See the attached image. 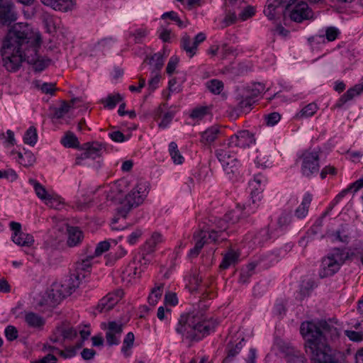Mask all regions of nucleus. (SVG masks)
Returning a JSON list of instances; mask_svg holds the SVG:
<instances>
[{
	"label": "nucleus",
	"instance_id": "1",
	"mask_svg": "<svg viewBox=\"0 0 363 363\" xmlns=\"http://www.w3.org/2000/svg\"><path fill=\"white\" fill-rule=\"evenodd\" d=\"M300 332L306 340V352L313 363H346L345 353L333 349L326 342L328 336L332 337L338 334L337 328L326 320L303 322Z\"/></svg>",
	"mask_w": 363,
	"mask_h": 363
},
{
	"label": "nucleus",
	"instance_id": "2",
	"mask_svg": "<svg viewBox=\"0 0 363 363\" xmlns=\"http://www.w3.org/2000/svg\"><path fill=\"white\" fill-rule=\"evenodd\" d=\"M32 36V27L26 23H16L9 28L0 50L3 66L7 71L16 72L26 61L24 51Z\"/></svg>",
	"mask_w": 363,
	"mask_h": 363
},
{
	"label": "nucleus",
	"instance_id": "3",
	"mask_svg": "<svg viewBox=\"0 0 363 363\" xmlns=\"http://www.w3.org/2000/svg\"><path fill=\"white\" fill-rule=\"evenodd\" d=\"M216 325L215 321L206 320L199 312L188 313L180 316L176 331L189 341H199Z\"/></svg>",
	"mask_w": 363,
	"mask_h": 363
},
{
	"label": "nucleus",
	"instance_id": "4",
	"mask_svg": "<svg viewBox=\"0 0 363 363\" xmlns=\"http://www.w3.org/2000/svg\"><path fill=\"white\" fill-rule=\"evenodd\" d=\"M32 40H28L27 48L24 51L26 61L30 65L35 72H42L50 63L49 58H43L38 54V50L41 47L42 38L39 33H35L32 29Z\"/></svg>",
	"mask_w": 363,
	"mask_h": 363
},
{
	"label": "nucleus",
	"instance_id": "5",
	"mask_svg": "<svg viewBox=\"0 0 363 363\" xmlns=\"http://www.w3.org/2000/svg\"><path fill=\"white\" fill-rule=\"evenodd\" d=\"M353 253L345 252L344 249L335 247L332 252L322 259L321 269L319 273L320 278L333 276L339 269L340 266L350 258Z\"/></svg>",
	"mask_w": 363,
	"mask_h": 363
},
{
	"label": "nucleus",
	"instance_id": "6",
	"mask_svg": "<svg viewBox=\"0 0 363 363\" xmlns=\"http://www.w3.org/2000/svg\"><path fill=\"white\" fill-rule=\"evenodd\" d=\"M255 142L254 135L250 133L249 130H243L232 135L227 143L222 145V147L229 149V152H235L241 148L249 147Z\"/></svg>",
	"mask_w": 363,
	"mask_h": 363
},
{
	"label": "nucleus",
	"instance_id": "7",
	"mask_svg": "<svg viewBox=\"0 0 363 363\" xmlns=\"http://www.w3.org/2000/svg\"><path fill=\"white\" fill-rule=\"evenodd\" d=\"M140 193V190L133 189L125 196L124 201L121 202L122 206L117 208L118 216L125 218L133 207H137L143 203V199Z\"/></svg>",
	"mask_w": 363,
	"mask_h": 363
},
{
	"label": "nucleus",
	"instance_id": "8",
	"mask_svg": "<svg viewBox=\"0 0 363 363\" xmlns=\"http://www.w3.org/2000/svg\"><path fill=\"white\" fill-rule=\"evenodd\" d=\"M301 172L306 177H310L318 172L319 156L316 152H306L302 155Z\"/></svg>",
	"mask_w": 363,
	"mask_h": 363
},
{
	"label": "nucleus",
	"instance_id": "9",
	"mask_svg": "<svg viewBox=\"0 0 363 363\" xmlns=\"http://www.w3.org/2000/svg\"><path fill=\"white\" fill-rule=\"evenodd\" d=\"M17 20V13L11 0H0V26H9Z\"/></svg>",
	"mask_w": 363,
	"mask_h": 363
},
{
	"label": "nucleus",
	"instance_id": "10",
	"mask_svg": "<svg viewBox=\"0 0 363 363\" xmlns=\"http://www.w3.org/2000/svg\"><path fill=\"white\" fill-rule=\"evenodd\" d=\"M289 17L294 22L301 23L305 20L312 19L313 18V12L309 8L307 3L301 1L295 4L290 11Z\"/></svg>",
	"mask_w": 363,
	"mask_h": 363
},
{
	"label": "nucleus",
	"instance_id": "11",
	"mask_svg": "<svg viewBox=\"0 0 363 363\" xmlns=\"http://www.w3.org/2000/svg\"><path fill=\"white\" fill-rule=\"evenodd\" d=\"M227 148L223 147L221 149L217 150L216 151V155L220 162L223 169L228 174L235 173V171L237 170V159L231 157L227 150Z\"/></svg>",
	"mask_w": 363,
	"mask_h": 363
},
{
	"label": "nucleus",
	"instance_id": "12",
	"mask_svg": "<svg viewBox=\"0 0 363 363\" xmlns=\"http://www.w3.org/2000/svg\"><path fill=\"white\" fill-rule=\"evenodd\" d=\"M205 40L206 35L203 33H198L193 39L191 48L190 49L187 48V44L189 43V35L185 33L180 39V47L189 57H192L196 55L199 45Z\"/></svg>",
	"mask_w": 363,
	"mask_h": 363
},
{
	"label": "nucleus",
	"instance_id": "13",
	"mask_svg": "<svg viewBox=\"0 0 363 363\" xmlns=\"http://www.w3.org/2000/svg\"><path fill=\"white\" fill-rule=\"evenodd\" d=\"M18 2L25 5L30 6L33 4L34 0H16ZM41 2L47 6H50L55 10L67 11L71 9L74 5L73 0H40Z\"/></svg>",
	"mask_w": 363,
	"mask_h": 363
},
{
	"label": "nucleus",
	"instance_id": "14",
	"mask_svg": "<svg viewBox=\"0 0 363 363\" xmlns=\"http://www.w3.org/2000/svg\"><path fill=\"white\" fill-rule=\"evenodd\" d=\"M72 294L69 286L65 284H54L48 293V297L53 304L59 303L63 298Z\"/></svg>",
	"mask_w": 363,
	"mask_h": 363
},
{
	"label": "nucleus",
	"instance_id": "15",
	"mask_svg": "<svg viewBox=\"0 0 363 363\" xmlns=\"http://www.w3.org/2000/svg\"><path fill=\"white\" fill-rule=\"evenodd\" d=\"M286 0H268L267 7L264 10V15L269 20L275 19L277 15L279 13L278 9L283 8V11L284 10V5L286 4Z\"/></svg>",
	"mask_w": 363,
	"mask_h": 363
},
{
	"label": "nucleus",
	"instance_id": "16",
	"mask_svg": "<svg viewBox=\"0 0 363 363\" xmlns=\"http://www.w3.org/2000/svg\"><path fill=\"white\" fill-rule=\"evenodd\" d=\"M29 183L33 186L35 194L39 199L45 200V203L50 206H54L55 198L48 194L45 188L35 179H30Z\"/></svg>",
	"mask_w": 363,
	"mask_h": 363
},
{
	"label": "nucleus",
	"instance_id": "17",
	"mask_svg": "<svg viewBox=\"0 0 363 363\" xmlns=\"http://www.w3.org/2000/svg\"><path fill=\"white\" fill-rule=\"evenodd\" d=\"M82 150H86L90 158L95 159L102 155V150L105 148V145L98 142L86 143L81 147Z\"/></svg>",
	"mask_w": 363,
	"mask_h": 363
},
{
	"label": "nucleus",
	"instance_id": "18",
	"mask_svg": "<svg viewBox=\"0 0 363 363\" xmlns=\"http://www.w3.org/2000/svg\"><path fill=\"white\" fill-rule=\"evenodd\" d=\"M68 239L67 243L69 247H74L79 245L84 238L83 232L79 227H67Z\"/></svg>",
	"mask_w": 363,
	"mask_h": 363
},
{
	"label": "nucleus",
	"instance_id": "19",
	"mask_svg": "<svg viewBox=\"0 0 363 363\" xmlns=\"http://www.w3.org/2000/svg\"><path fill=\"white\" fill-rule=\"evenodd\" d=\"M282 351L286 353V362L288 363H305L306 359L300 352L295 350L294 348L286 346L282 348Z\"/></svg>",
	"mask_w": 363,
	"mask_h": 363
},
{
	"label": "nucleus",
	"instance_id": "20",
	"mask_svg": "<svg viewBox=\"0 0 363 363\" xmlns=\"http://www.w3.org/2000/svg\"><path fill=\"white\" fill-rule=\"evenodd\" d=\"M245 340L244 338L237 343L235 346L232 342L228 343L226 346L227 355L223 360V363H231L235 357L240 353L242 348V342Z\"/></svg>",
	"mask_w": 363,
	"mask_h": 363
},
{
	"label": "nucleus",
	"instance_id": "21",
	"mask_svg": "<svg viewBox=\"0 0 363 363\" xmlns=\"http://www.w3.org/2000/svg\"><path fill=\"white\" fill-rule=\"evenodd\" d=\"M239 258V254L233 250H229L224 255L223 260L219 266L220 269H226L230 266L235 264Z\"/></svg>",
	"mask_w": 363,
	"mask_h": 363
},
{
	"label": "nucleus",
	"instance_id": "22",
	"mask_svg": "<svg viewBox=\"0 0 363 363\" xmlns=\"http://www.w3.org/2000/svg\"><path fill=\"white\" fill-rule=\"evenodd\" d=\"M219 133V128L211 126L201 133V142L205 145L211 144L216 139Z\"/></svg>",
	"mask_w": 363,
	"mask_h": 363
},
{
	"label": "nucleus",
	"instance_id": "23",
	"mask_svg": "<svg viewBox=\"0 0 363 363\" xmlns=\"http://www.w3.org/2000/svg\"><path fill=\"white\" fill-rule=\"evenodd\" d=\"M25 321L31 328H41L45 324L43 318L33 312H29L26 314Z\"/></svg>",
	"mask_w": 363,
	"mask_h": 363
},
{
	"label": "nucleus",
	"instance_id": "24",
	"mask_svg": "<svg viewBox=\"0 0 363 363\" xmlns=\"http://www.w3.org/2000/svg\"><path fill=\"white\" fill-rule=\"evenodd\" d=\"M311 201V195L307 193L304 196L301 205L295 211V215L296 216L297 218H301L307 215Z\"/></svg>",
	"mask_w": 363,
	"mask_h": 363
},
{
	"label": "nucleus",
	"instance_id": "25",
	"mask_svg": "<svg viewBox=\"0 0 363 363\" xmlns=\"http://www.w3.org/2000/svg\"><path fill=\"white\" fill-rule=\"evenodd\" d=\"M12 240L17 245L21 246L30 247L34 242L33 237L23 232L12 235Z\"/></svg>",
	"mask_w": 363,
	"mask_h": 363
},
{
	"label": "nucleus",
	"instance_id": "26",
	"mask_svg": "<svg viewBox=\"0 0 363 363\" xmlns=\"http://www.w3.org/2000/svg\"><path fill=\"white\" fill-rule=\"evenodd\" d=\"M61 143L67 147L80 148L78 138L71 131H67L65 133V135L61 140Z\"/></svg>",
	"mask_w": 363,
	"mask_h": 363
},
{
	"label": "nucleus",
	"instance_id": "27",
	"mask_svg": "<svg viewBox=\"0 0 363 363\" xmlns=\"http://www.w3.org/2000/svg\"><path fill=\"white\" fill-rule=\"evenodd\" d=\"M362 89L363 87L361 85H356L353 88L350 89L341 96L337 106H340L347 101L352 99L354 96L359 94Z\"/></svg>",
	"mask_w": 363,
	"mask_h": 363
},
{
	"label": "nucleus",
	"instance_id": "28",
	"mask_svg": "<svg viewBox=\"0 0 363 363\" xmlns=\"http://www.w3.org/2000/svg\"><path fill=\"white\" fill-rule=\"evenodd\" d=\"M123 100V96L120 94H108L106 99H101V103L105 108L113 109L116 104Z\"/></svg>",
	"mask_w": 363,
	"mask_h": 363
},
{
	"label": "nucleus",
	"instance_id": "29",
	"mask_svg": "<svg viewBox=\"0 0 363 363\" xmlns=\"http://www.w3.org/2000/svg\"><path fill=\"white\" fill-rule=\"evenodd\" d=\"M38 140V134L36 128L34 126H30L26 132L23 136V141L25 143L31 146H34Z\"/></svg>",
	"mask_w": 363,
	"mask_h": 363
},
{
	"label": "nucleus",
	"instance_id": "30",
	"mask_svg": "<svg viewBox=\"0 0 363 363\" xmlns=\"http://www.w3.org/2000/svg\"><path fill=\"white\" fill-rule=\"evenodd\" d=\"M169 152L174 163L182 164L183 162L184 157L181 155L176 143L171 142L169 143Z\"/></svg>",
	"mask_w": 363,
	"mask_h": 363
},
{
	"label": "nucleus",
	"instance_id": "31",
	"mask_svg": "<svg viewBox=\"0 0 363 363\" xmlns=\"http://www.w3.org/2000/svg\"><path fill=\"white\" fill-rule=\"evenodd\" d=\"M163 287L164 284H161L160 286H157L152 289L151 294L148 297V302L150 305L155 306L157 304L158 300L162 296V291Z\"/></svg>",
	"mask_w": 363,
	"mask_h": 363
},
{
	"label": "nucleus",
	"instance_id": "32",
	"mask_svg": "<svg viewBox=\"0 0 363 363\" xmlns=\"http://www.w3.org/2000/svg\"><path fill=\"white\" fill-rule=\"evenodd\" d=\"M71 106L67 103L65 101H62V104L59 108H53V118L60 119L62 118L66 113H67L69 111Z\"/></svg>",
	"mask_w": 363,
	"mask_h": 363
},
{
	"label": "nucleus",
	"instance_id": "33",
	"mask_svg": "<svg viewBox=\"0 0 363 363\" xmlns=\"http://www.w3.org/2000/svg\"><path fill=\"white\" fill-rule=\"evenodd\" d=\"M135 340L134 334L132 332L128 333L125 337L123 342V347L121 351L126 355L129 356L127 352L133 346Z\"/></svg>",
	"mask_w": 363,
	"mask_h": 363
},
{
	"label": "nucleus",
	"instance_id": "34",
	"mask_svg": "<svg viewBox=\"0 0 363 363\" xmlns=\"http://www.w3.org/2000/svg\"><path fill=\"white\" fill-rule=\"evenodd\" d=\"M206 85L209 91L215 94H220L223 88V82L218 79H211L206 83Z\"/></svg>",
	"mask_w": 363,
	"mask_h": 363
},
{
	"label": "nucleus",
	"instance_id": "35",
	"mask_svg": "<svg viewBox=\"0 0 363 363\" xmlns=\"http://www.w3.org/2000/svg\"><path fill=\"white\" fill-rule=\"evenodd\" d=\"M315 287V283L312 280H308L303 281L300 287V294L301 298H303L309 296L310 293L313 291Z\"/></svg>",
	"mask_w": 363,
	"mask_h": 363
},
{
	"label": "nucleus",
	"instance_id": "36",
	"mask_svg": "<svg viewBox=\"0 0 363 363\" xmlns=\"http://www.w3.org/2000/svg\"><path fill=\"white\" fill-rule=\"evenodd\" d=\"M318 110V107L315 104L311 103L306 106L299 113L300 117H311Z\"/></svg>",
	"mask_w": 363,
	"mask_h": 363
},
{
	"label": "nucleus",
	"instance_id": "37",
	"mask_svg": "<svg viewBox=\"0 0 363 363\" xmlns=\"http://www.w3.org/2000/svg\"><path fill=\"white\" fill-rule=\"evenodd\" d=\"M79 274L78 273L72 274L65 283L67 286H69V290L72 291V294L79 287Z\"/></svg>",
	"mask_w": 363,
	"mask_h": 363
},
{
	"label": "nucleus",
	"instance_id": "38",
	"mask_svg": "<svg viewBox=\"0 0 363 363\" xmlns=\"http://www.w3.org/2000/svg\"><path fill=\"white\" fill-rule=\"evenodd\" d=\"M123 295V291L121 289H118L114 294H108L104 297L106 298H108L109 307L113 308V306L119 301Z\"/></svg>",
	"mask_w": 363,
	"mask_h": 363
},
{
	"label": "nucleus",
	"instance_id": "39",
	"mask_svg": "<svg viewBox=\"0 0 363 363\" xmlns=\"http://www.w3.org/2000/svg\"><path fill=\"white\" fill-rule=\"evenodd\" d=\"M240 210L239 208L230 211L225 215V220L234 224L240 220Z\"/></svg>",
	"mask_w": 363,
	"mask_h": 363
},
{
	"label": "nucleus",
	"instance_id": "40",
	"mask_svg": "<svg viewBox=\"0 0 363 363\" xmlns=\"http://www.w3.org/2000/svg\"><path fill=\"white\" fill-rule=\"evenodd\" d=\"M208 108L207 106H201L194 108L190 116L194 119L201 120L208 114Z\"/></svg>",
	"mask_w": 363,
	"mask_h": 363
},
{
	"label": "nucleus",
	"instance_id": "41",
	"mask_svg": "<svg viewBox=\"0 0 363 363\" xmlns=\"http://www.w3.org/2000/svg\"><path fill=\"white\" fill-rule=\"evenodd\" d=\"M152 60H155V68L152 72L160 71L164 65V59L163 56L160 53H155L152 57L149 60V64H151Z\"/></svg>",
	"mask_w": 363,
	"mask_h": 363
},
{
	"label": "nucleus",
	"instance_id": "42",
	"mask_svg": "<svg viewBox=\"0 0 363 363\" xmlns=\"http://www.w3.org/2000/svg\"><path fill=\"white\" fill-rule=\"evenodd\" d=\"M110 248V243L108 241H102L98 243L94 252V257H99Z\"/></svg>",
	"mask_w": 363,
	"mask_h": 363
},
{
	"label": "nucleus",
	"instance_id": "43",
	"mask_svg": "<svg viewBox=\"0 0 363 363\" xmlns=\"http://www.w3.org/2000/svg\"><path fill=\"white\" fill-rule=\"evenodd\" d=\"M123 323H118L116 321H110L108 323V331H111V333L121 335L123 332Z\"/></svg>",
	"mask_w": 363,
	"mask_h": 363
},
{
	"label": "nucleus",
	"instance_id": "44",
	"mask_svg": "<svg viewBox=\"0 0 363 363\" xmlns=\"http://www.w3.org/2000/svg\"><path fill=\"white\" fill-rule=\"evenodd\" d=\"M0 179H6L11 182H13L17 179V174L15 171L11 169L1 170Z\"/></svg>",
	"mask_w": 363,
	"mask_h": 363
},
{
	"label": "nucleus",
	"instance_id": "45",
	"mask_svg": "<svg viewBox=\"0 0 363 363\" xmlns=\"http://www.w3.org/2000/svg\"><path fill=\"white\" fill-rule=\"evenodd\" d=\"M281 119V116L277 112L271 113L265 116L266 123L268 125H274Z\"/></svg>",
	"mask_w": 363,
	"mask_h": 363
},
{
	"label": "nucleus",
	"instance_id": "46",
	"mask_svg": "<svg viewBox=\"0 0 363 363\" xmlns=\"http://www.w3.org/2000/svg\"><path fill=\"white\" fill-rule=\"evenodd\" d=\"M5 335L8 340L13 341L18 337V330L13 325H9L5 329Z\"/></svg>",
	"mask_w": 363,
	"mask_h": 363
},
{
	"label": "nucleus",
	"instance_id": "47",
	"mask_svg": "<svg viewBox=\"0 0 363 363\" xmlns=\"http://www.w3.org/2000/svg\"><path fill=\"white\" fill-rule=\"evenodd\" d=\"M179 60V57L175 55L170 57L166 68V71L168 74L170 75L174 72Z\"/></svg>",
	"mask_w": 363,
	"mask_h": 363
},
{
	"label": "nucleus",
	"instance_id": "48",
	"mask_svg": "<svg viewBox=\"0 0 363 363\" xmlns=\"http://www.w3.org/2000/svg\"><path fill=\"white\" fill-rule=\"evenodd\" d=\"M24 161H20L19 162L25 167H29L33 164L35 160L34 155L29 151L24 152Z\"/></svg>",
	"mask_w": 363,
	"mask_h": 363
},
{
	"label": "nucleus",
	"instance_id": "49",
	"mask_svg": "<svg viewBox=\"0 0 363 363\" xmlns=\"http://www.w3.org/2000/svg\"><path fill=\"white\" fill-rule=\"evenodd\" d=\"M345 333L346 336L352 341L359 342L363 340V335L362 333L347 330L345 331Z\"/></svg>",
	"mask_w": 363,
	"mask_h": 363
},
{
	"label": "nucleus",
	"instance_id": "50",
	"mask_svg": "<svg viewBox=\"0 0 363 363\" xmlns=\"http://www.w3.org/2000/svg\"><path fill=\"white\" fill-rule=\"evenodd\" d=\"M55 86V84L45 82L41 85L40 89L43 93H45L46 94L54 95L55 91L57 90Z\"/></svg>",
	"mask_w": 363,
	"mask_h": 363
},
{
	"label": "nucleus",
	"instance_id": "51",
	"mask_svg": "<svg viewBox=\"0 0 363 363\" xmlns=\"http://www.w3.org/2000/svg\"><path fill=\"white\" fill-rule=\"evenodd\" d=\"M253 101L251 97H246L245 99L242 100L238 104V108L242 111H245L250 109L251 106L252 105Z\"/></svg>",
	"mask_w": 363,
	"mask_h": 363
},
{
	"label": "nucleus",
	"instance_id": "52",
	"mask_svg": "<svg viewBox=\"0 0 363 363\" xmlns=\"http://www.w3.org/2000/svg\"><path fill=\"white\" fill-rule=\"evenodd\" d=\"M96 308L97 310H99V312L102 313L104 311H108L111 310L113 307H109L108 298H106L105 297H104L100 300Z\"/></svg>",
	"mask_w": 363,
	"mask_h": 363
},
{
	"label": "nucleus",
	"instance_id": "53",
	"mask_svg": "<svg viewBox=\"0 0 363 363\" xmlns=\"http://www.w3.org/2000/svg\"><path fill=\"white\" fill-rule=\"evenodd\" d=\"M106 339L109 346L117 345L119 344V339L116 337V334L107 331L106 333Z\"/></svg>",
	"mask_w": 363,
	"mask_h": 363
},
{
	"label": "nucleus",
	"instance_id": "54",
	"mask_svg": "<svg viewBox=\"0 0 363 363\" xmlns=\"http://www.w3.org/2000/svg\"><path fill=\"white\" fill-rule=\"evenodd\" d=\"M61 334L64 339L72 340L77 336V332L74 328H69L67 329H62Z\"/></svg>",
	"mask_w": 363,
	"mask_h": 363
},
{
	"label": "nucleus",
	"instance_id": "55",
	"mask_svg": "<svg viewBox=\"0 0 363 363\" xmlns=\"http://www.w3.org/2000/svg\"><path fill=\"white\" fill-rule=\"evenodd\" d=\"M143 231L140 229H136L128 237V242L130 245H134L141 237Z\"/></svg>",
	"mask_w": 363,
	"mask_h": 363
},
{
	"label": "nucleus",
	"instance_id": "56",
	"mask_svg": "<svg viewBox=\"0 0 363 363\" xmlns=\"http://www.w3.org/2000/svg\"><path fill=\"white\" fill-rule=\"evenodd\" d=\"M255 14V8L252 6H247L240 14V18L245 21Z\"/></svg>",
	"mask_w": 363,
	"mask_h": 363
},
{
	"label": "nucleus",
	"instance_id": "57",
	"mask_svg": "<svg viewBox=\"0 0 363 363\" xmlns=\"http://www.w3.org/2000/svg\"><path fill=\"white\" fill-rule=\"evenodd\" d=\"M194 238H198V240L195 244V246L196 248H198L199 250H201L206 242L205 241V238H206V235L203 234V231H201L199 233H198L197 234H194Z\"/></svg>",
	"mask_w": 363,
	"mask_h": 363
},
{
	"label": "nucleus",
	"instance_id": "58",
	"mask_svg": "<svg viewBox=\"0 0 363 363\" xmlns=\"http://www.w3.org/2000/svg\"><path fill=\"white\" fill-rule=\"evenodd\" d=\"M338 33L339 31L337 28L334 27H330L326 30L325 36L329 41H333L337 37Z\"/></svg>",
	"mask_w": 363,
	"mask_h": 363
},
{
	"label": "nucleus",
	"instance_id": "59",
	"mask_svg": "<svg viewBox=\"0 0 363 363\" xmlns=\"http://www.w3.org/2000/svg\"><path fill=\"white\" fill-rule=\"evenodd\" d=\"M109 137L111 140L117 143H122L125 140L124 134L119 130L109 133Z\"/></svg>",
	"mask_w": 363,
	"mask_h": 363
},
{
	"label": "nucleus",
	"instance_id": "60",
	"mask_svg": "<svg viewBox=\"0 0 363 363\" xmlns=\"http://www.w3.org/2000/svg\"><path fill=\"white\" fill-rule=\"evenodd\" d=\"M119 195L120 191H118L117 189H111L108 192L106 193V198L107 201L116 202L120 199V198H118Z\"/></svg>",
	"mask_w": 363,
	"mask_h": 363
},
{
	"label": "nucleus",
	"instance_id": "61",
	"mask_svg": "<svg viewBox=\"0 0 363 363\" xmlns=\"http://www.w3.org/2000/svg\"><path fill=\"white\" fill-rule=\"evenodd\" d=\"M95 354L96 351L93 349L84 348L81 352L82 357L84 360H89L93 359Z\"/></svg>",
	"mask_w": 363,
	"mask_h": 363
},
{
	"label": "nucleus",
	"instance_id": "62",
	"mask_svg": "<svg viewBox=\"0 0 363 363\" xmlns=\"http://www.w3.org/2000/svg\"><path fill=\"white\" fill-rule=\"evenodd\" d=\"M291 222V216L289 213H283L278 220V224L280 227L289 225Z\"/></svg>",
	"mask_w": 363,
	"mask_h": 363
},
{
	"label": "nucleus",
	"instance_id": "63",
	"mask_svg": "<svg viewBox=\"0 0 363 363\" xmlns=\"http://www.w3.org/2000/svg\"><path fill=\"white\" fill-rule=\"evenodd\" d=\"M174 117V113L173 112H167L166 113L162 121L160 123V126L162 128H165L167 126V125L172 121V118Z\"/></svg>",
	"mask_w": 363,
	"mask_h": 363
},
{
	"label": "nucleus",
	"instance_id": "64",
	"mask_svg": "<svg viewBox=\"0 0 363 363\" xmlns=\"http://www.w3.org/2000/svg\"><path fill=\"white\" fill-rule=\"evenodd\" d=\"M56 361L57 358L53 354H48L39 361H36L33 363H55Z\"/></svg>",
	"mask_w": 363,
	"mask_h": 363
}]
</instances>
